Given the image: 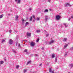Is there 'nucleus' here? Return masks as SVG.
<instances>
[{
  "mask_svg": "<svg viewBox=\"0 0 73 73\" xmlns=\"http://www.w3.org/2000/svg\"><path fill=\"white\" fill-rule=\"evenodd\" d=\"M13 40H12V39H10L9 42V44H10V45H11L12 44H13Z\"/></svg>",
  "mask_w": 73,
  "mask_h": 73,
  "instance_id": "obj_1",
  "label": "nucleus"
},
{
  "mask_svg": "<svg viewBox=\"0 0 73 73\" xmlns=\"http://www.w3.org/2000/svg\"><path fill=\"white\" fill-rule=\"evenodd\" d=\"M56 19L57 20H59L60 19V16L59 15H58L56 16Z\"/></svg>",
  "mask_w": 73,
  "mask_h": 73,
  "instance_id": "obj_2",
  "label": "nucleus"
},
{
  "mask_svg": "<svg viewBox=\"0 0 73 73\" xmlns=\"http://www.w3.org/2000/svg\"><path fill=\"white\" fill-rule=\"evenodd\" d=\"M31 35H32V34H31V33H27V36H29V37H31Z\"/></svg>",
  "mask_w": 73,
  "mask_h": 73,
  "instance_id": "obj_3",
  "label": "nucleus"
},
{
  "mask_svg": "<svg viewBox=\"0 0 73 73\" xmlns=\"http://www.w3.org/2000/svg\"><path fill=\"white\" fill-rule=\"evenodd\" d=\"M54 41L51 40L49 42V45H50L51 44H52L53 43Z\"/></svg>",
  "mask_w": 73,
  "mask_h": 73,
  "instance_id": "obj_4",
  "label": "nucleus"
},
{
  "mask_svg": "<svg viewBox=\"0 0 73 73\" xmlns=\"http://www.w3.org/2000/svg\"><path fill=\"white\" fill-rule=\"evenodd\" d=\"M30 45L32 46H34L35 45V43L33 42H32L31 43Z\"/></svg>",
  "mask_w": 73,
  "mask_h": 73,
  "instance_id": "obj_5",
  "label": "nucleus"
},
{
  "mask_svg": "<svg viewBox=\"0 0 73 73\" xmlns=\"http://www.w3.org/2000/svg\"><path fill=\"white\" fill-rule=\"evenodd\" d=\"M48 16H46L45 17V19H44V20L45 22L47 21L48 20Z\"/></svg>",
  "mask_w": 73,
  "mask_h": 73,
  "instance_id": "obj_6",
  "label": "nucleus"
},
{
  "mask_svg": "<svg viewBox=\"0 0 73 73\" xmlns=\"http://www.w3.org/2000/svg\"><path fill=\"white\" fill-rule=\"evenodd\" d=\"M49 72L50 73H54V72L53 71H52V69L51 68H49Z\"/></svg>",
  "mask_w": 73,
  "mask_h": 73,
  "instance_id": "obj_7",
  "label": "nucleus"
},
{
  "mask_svg": "<svg viewBox=\"0 0 73 73\" xmlns=\"http://www.w3.org/2000/svg\"><path fill=\"white\" fill-rule=\"evenodd\" d=\"M68 6H69V7H71V5L67 3L66 5V7H68Z\"/></svg>",
  "mask_w": 73,
  "mask_h": 73,
  "instance_id": "obj_8",
  "label": "nucleus"
},
{
  "mask_svg": "<svg viewBox=\"0 0 73 73\" xmlns=\"http://www.w3.org/2000/svg\"><path fill=\"white\" fill-rule=\"evenodd\" d=\"M67 40V38H64L63 40V41H66Z\"/></svg>",
  "mask_w": 73,
  "mask_h": 73,
  "instance_id": "obj_9",
  "label": "nucleus"
},
{
  "mask_svg": "<svg viewBox=\"0 0 73 73\" xmlns=\"http://www.w3.org/2000/svg\"><path fill=\"white\" fill-rule=\"evenodd\" d=\"M69 66L70 68H72V67L73 66V64H70L69 65Z\"/></svg>",
  "mask_w": 73,
  "mask_h": 73,
  "instance_id": "obj_10",
  "label": "nucleus"
},
{
  "mask_svg": "<svg viewBox=\"0 0 73 73\" xmlns=\"http://www.w3.org/2000/svg\"><path fill=\"white\" fill-rule=\"evenodd\" d=\"M67 46H68V44L65 45L64 46V49H65V48H66Z\"/></svg>",
  "mask_w": 73,
  "mask_h": 73,
  "instance_id": "obj_11",
  "label": "nucleus"
},
{
  "mask_svg": "<svg viewBox=\"0 0 73 73\" xmlns=\"http://www.w3.org/2000/svg\"><path fill=\"white\" fill-rule=\"evenodd\" d=\"M18 18H19V16L17 15L16 16V17H15V20H17L18 19Z\"/></svg>",
  "mask_w": 73,
  "mask_h": 73,
  "instance_id": "obj_12",
  "label": "nucleus"
},
{
  "mask_svg": "<svg viewBox=\"0 0 73 73\" xmlns=\"http://www.w3.org/2000/svg\"><path fill=\"white\" fill-rule=\"evenodd\" d=\"M31 62V61H29L28 62H27V65H28L29 64H30Z\"/></svg>",
  "mask_w": 73,
  "mask_h": 73,
  "instance_id": "obj_13",
  "label": "nucleus"
},
{
  "mask_svg": "<svg viewBox=\"0 0 73 73\" xmlns=\"http://www.w3.org/2000/svg\"><path fill=\"white\" fill-rule=\"evenodd\" d=\"M12 52L13 53H17V52H16V51H15V50H12Z\"/></svg>",
  "mask_w": 73,
  "mask_h": 73,
  "instance_id": "obj_14",
  "label": "nucleus"
},
{
  "mask_svg": "<svg viewBox=\"0 0 73 73\" xmlns=\"http://www.w3.org/2000/svg\"><path fill=\"white\" fill-rule=\"evenodd\" d=\"M36 33H39L40 31V30H38L36 31Z\"/></svg>",
  "mask_w": 73,
  "mask_h": 73,
  "instance_id": "obj_15",
  "label": "nucleus"
},
{
  "mask_svg": "<svg viewBox=\"0 0 73 73\" xmlns=\"http://www.w3.org/2000/svg\"><path fill=\"white\" fill-rule=\"evenodd\" d=\"M1 64H4V61H0Z\"/></svg>",
  "mask_w": 73,
  "mask_h": 73,
  "instance_id": "obj_16",
  "label": "nucleus"
},
{
  "mask_svg": "<svg viewBox=\"0 0 73 73\" xmlns=\"http://www.w3.org/2000/svg\"><path fill=\"white\" fill-rule=\"evenodd\" d=\"M18 46L19 48H21V46H20V44H18Z\"/></svg>",
  "mask_w": 73,
  "mask_h": 73,
  "instance_id": "obj_17",
  "label": "nucleus"
},
{
  "mask_svg": "<svg viewBox=\"0 0 73 73\" xmlns=\"http://www.w3.org/2000/svg\"><path fill=\"white\" fill-rule=\"evenodd\" d=\"M39 40H40V38H38L36 40V42H38L39 41Z\"/></svg>",
  "mask_w": 73,
  "mask_h": 73,
  "instance_id": "obj_18",
  "label": "nucleus"
},
{
  "mask_svg": "<svg viewBox=\"0 0 73 73\" xmlns=\"http://www.w3.org/2000/svg\"><path fill=\"white\" fill-rule=\"evenodd\" d=\"M55 62H57V58H55Z\"/></svg>",
  "mask_w": 73,
  "mask_h": 73,
  "instance_id": "obj_19",
  "label": "nucleus"
},
{
  "mask_svg": "<svg viewBox=\"0 0 73 73\" xmlns=\"http://www.w3.org/2000/svg\"><path fill=\"white\" fill-rule=\"evenodd\" d=\"M48 12V10L46 9L44 11V12Z\"/></svg>",
  "mask_w": 73,
  "mask_h": 73,
  "instance_id": "obj_20",
  "label": "nucleus"
},
{
  "mask_svg": "<svg viewBox=\"0 0 73 73\" xmlns=\"http://www.w3.org/2000/svg\"><path fill=\"white\" fill-rule=\"evenodd\" d=\"M29 24V23L28 22H27L26 23L25 26H27V25H28Z\"/></svg>",
  "mask_w": 73,
  "mask_h": 73,
  "instance_id": "obj_21",
  "label": "nucleus"
},
{
  "mask_svg": "<svg viewBox=\"0 0 73 73\" xmlns=\"http://www.w3.org/2000/svg\"><path fill=\"white\" fill-rule=\"evenodd\" d=\"M55 57V56L54 54H52V58H54Z\"/></svg>",
  "mask_w": 73,
  "mask_h": 73,
  "instance_id": "obj_22",
  "label": "nucleus"
},
{
  "mask_svg": "<svg viewBox=\"0 0 73 73\" xmlns=\"http://www.w3.org/2000/svg\"><path fill=\"white\" fill-rule=\"evenodd\" d=\"M33 19H34V20H36V19L35 18V16L34 15H33Z\"/></svg>",
  "mask_w": 73,
  "mask_h": 73,
  "instance_id": "obj_23",
  "label": "nucleus"
},
{
  "mask_svg": "<svg viewBox=\"0 0 73 73\" xmlns=\"http://www.w3.org/2000/svg\"><path fill=\"white\" fill-rule=\"evenodd\" d=\"M27 70H23V72L24 73H25L27 72Z\"/></svg>",
  "mask_w": 73,
  "mask_h": 73,
  "instance_id": "obj_24",
  "label": "nucleus"
},
{
  "mask_svg": "<svg viewBox=\"0 0 73 73\" xmlns=\"http://www.w3.org/2000/svg\"><path fill=\"white\" fill-rule=\"evenodd\" d=\"M2 43H3V42H5V40L4 39L2 40Z\"/></svg>",
  "mask_w": 73,
  "mask_h": 73,
  "instance_id": "obj_25",
  "label": "nucleus"
},
{
  "mask_svg": "<svg viewBox=\"0 0 73 73\" xmlns=\"http://www.w3.org/2000/svg\"><path fill=\"white\" fill-rule=\"evenodd\" d=\"M27 51H28V50L27 49H25L24 51V52H25L26 53H27Z\"/></svg>",
  "mask_w": 73,
  "mask_h": 73,
  "instance_id": "obj_26",
  "label": "nucleus"
},
{
  "mask_svg": "<svg viewBox=\"0 0 73 73\" xmlns=\"http://www.w3.org/2000/svg\"><path fill=\"white\" fill-rule=\"evenodd\" d=\"M3 15H0V19H1V18H3Z\"/></svg>",
  "mask_w": 73,
  "mask_h": 73,
  "instance_id": "obj_27",
  "label": "nucleus"
},
{
  "mask_svg": "<svg viewBox=\"0 0 73 73\" xmlns=\"http://www.w3.org/2000/svg\"><path fill=\"white\" fill-rule=\"evenodd\" d=\"M66 56H67V53L66 52V53L64 55V56L66 57Z\"/></svg>",
  "mask_w": 73,
  "mask_h": 73,
  "instance_id": "obj_28",
  "label": "nucleus"
},
{
  "mask_svg": "<svg viewBox=\"0 0 73 73\" xmlns=\"http://www.w3.org/2000/svg\"><path fill=\"white\" fill-rule=\"evenodd\" d=\"M70 49L71 50H73V46L72 47L70 48Z\"/></svg>",
  "mask_w": 73,
  "mask_h": 73,
  "instance_id": "obj_29",
  "label": "nucleus"
},
{
  "mask_svg": "<svg viewBox=\"0 0 73 73\" xmlns=\"http://www.w3.org/2000/svg\"><path fill=\"white\" fill-rule=\"evenodd\" d=\"M32 17H31L30 18V21H32Z\"/></svg>",
  "mask_w": 73,
  "mask_h": 73,
  "instance_id": "obj_30",
  "label": "nucleus"
},
{
  "mask_svg": "<svg viewBox=\"0 0 73 73\" xmlns=\"http://www.w3.org/2000/svg\"><path fill=\"white\" fill-rule=\"evenodd\" d=\"M19 65H17L16 66V68H19Z\"/></svg>",
  "mask_w": 73,
  "mask_h": 73,
  "instance_id": "obj_31",
  "label": "nucleus"
},
{
  "mask_svg": "<svg viewBox=\"0 0 73 73\" xmlns=\"http://www.w3.org/2000/svg\"><path fill=\"white\" fill-rule=\"evenodd\" d=\"M64 26H65V28H66V24L65 23H64Z\"/></svg>",
  "mask_w": 73,
  "mask_h": 73,
  "instance_id": "obj_32",
  "label": "nucleus"
},
{
  "mask_svg": "<svg viewBox=\"0 0 73 73\" xmlns=\"http://www.w3.org/2000/svg\"><path fill=\"white\" fill-rule=\"evenodd\" d=\"M22 23L23 24H24V19H22Z\"/></svg>",
  "mask_w": 73,
  "mask_h": 73,
  "instance_id": "obj_33",
  "label": "nucleus"
},
{
  "mask_svg": "<svg viewBox=\"0 0 73 73\" xmlns=\"http://www.w3.org/2000/svg\"><path fill=\"white\" fill-rule=\"evenodd\" d=\"M11 32H12V30H9V33H11Z\"/></svg>",
  "mask_w": 73,
  "mask_h": 73,
  "instance_id": "obj_34",
  "label": "nucleus"
},
{
  "mask_svg": "<svg viewBox=\"0 0 73 73\" xmlns=\"http://www.w3.org/2000/svg\"><path fill=\"white\" fill-rule=\"evenodd\" d=\"M71 19V18H70V17L68 19V21H70V20Z\"/></svg>",
  "mask_w": 73,
  "mask_h": 73,
  "instance_id": "obj_35",
  "label": "nucleus"
},
{
  "mask_svg": "<svg viewBox=\"0 0 73 73\" xmlns=\"http://www.w3.org/2000/svg\"><path fill=\"white\" fill-rule=\"evenodd\" d=\"M21 0H18V3H20V1Z\"/></svg>",
  "mask_w": 73,
  "mask_h": 73,
  "instance_id": "obj_36",
  "label": "nucleus"
},
{
  "mask_svg": "<svg viewBox=\"0 0 73 73\" xmlns=\"http://www.w3.org/2000/svg\"><path fill=\"white\" fill-rule=\"evenodd\" d=\"M36 20L38 21V20H39V18H36Z\"/></svg>",
  "mask_w": 73,
  "mask_h": 73,
  "instance_id": "obj_37",
  "label": "nucleus"
},
{
  "mask_svg": "<svg viewBox=\"0 0 73 73\" xmlns=\"http://www.w3.org/2000/svg\"><path fill=\"white\" fill-rule=\"evenodd\" d=\"M49 36V34H47L46 35V37H48Z\"/></svg>",
  "mask_w": 73,
  "mask_h": 73,
  "instance_id": "obj_38",
  "label": "nucleus"
},
{
  "mask_svg": "<svg viewBox=\"0 0 73 73\" xmlns=\"http://www.w3.org/2000/svg\"><path fill=\"white\" fill-rule=\"evenodd\" d=\"M42 63H41V64H39V66H42Z\"/></svg>",
  "mask_w": 73,
  "mask_h": 73,
  "instance_id": "obj_39",
  "label": "nucleus"
},
{
  "mask_svg": "<svg viewBox=\"0 0 73 73\" xmlns=\"http://www.w3.org/2000/svg\"><path fill=\"white\" fill-rule=\"evenodd\" d=\"M29 11H31L32 9H31V8H29Z\"/></svg>",
  "mask_w": 73,
  "mask_h": 73,
  "instance_id": "obj_40",
  "label": "nucleus"
},
{
  "mask_svg": "<svg viewBox=\"0 0 73 73\" xmlns=\"http://www.w3.org/2000/svg\"><path fill=\"white\" fill-rule=\"evenodd\" d=\"M16 46H17V43H16Z\"/></svg>",
  "mask_w": 73,
  "mask_h": 73,
  "instance_id": "obj_41",
  "label": "nucleus"
},
{
  "mask_svg": "<svg viewBox=\"0 0 73 73\" xmlns=\"http://www.w3.org/2000/svg\"><path fill=\"white\" fill-rule=\"evenodd\" d=\"M26 53L27 54H29V53L27 52H26Z\"/></svg>",
  "mask_w": 73,
  "mask_h": 73,
  "instance_id": "obj_42",
  "label": "nucleus"
},
{
  "mask_svg": "<svg viewBox=\"0 0 73 73\" xmlns=\"http://www.w3.org/2000/svg\"><path fill=\"white\" fill-rule=\"evenodd\" d=\"M48 2H50V0H48Z\"/></svg>",
  "mask_w": 73,
  "mask_h": 73,
  "instance_id": "obj_43",
  "label": "nucleus"
},
{
  "mask_svg": "<svg viewBox=\"0 0 73 73\" xmlns=\"http://www.w3.org/2000/svg\"><path fill=\"white\" fill-rule=\"evenodd\" d=\"M15 1H16V2H17V1H18V0H15Z\"/></svg>",
  "mask_w": 73,
  "mask_h": 73,
  "instance_id": "obj_44",
  "label": "nucleus"
},
{
  "mask_svg": "<svg viewBox=\"0 0 73 73\" xmlns=\"http://www.w3.org/2000/svg\"><path fill=\"white\" fill-rule=\"evenodd\" d=\"M42 50H44V48H42Z\"/></svg>",
  "mask_w": 73,
  "mask_h": 73,
  "instance_id": "obj_45",
  "label": "nucleus"
},
{
  "mask_svg": "<svg viewBox=\"0 0 73 73\" xmlns=\"http://www.w3.org/2000/svg\"><path fill=\"white\" fill-rule=\"evenodd\" d=\"M15 32H16V33H17V31H15Z\"/></svg>",
  "mask_w": 73,
  "mask_h": 73,
  "instance_id": "obj_46",
  "label": "nucleus"
},
{
  "mask_svg": "<svg viewBox=\"0 0 73 73\" xmlns=\"http://www.w3.org/2000/svg\"><path fill=\"white\" fill-rule=\"evenodd\" d=\"M35 56H38V55L37 54H36Z\"/></svg>",
  "mask_w": 73,
  "mask_h": 73,
  "instance_id": "obj_47",
  "label": "nucleus"
},
{
  "mask_svg": "<svg viewBox=\"0 0 73 73\" xmlns=\"http://www.w3.org/2000/svg\"><path fill=\"white\" fill-rule=\"evenodd\" d=\"M10 15V14H8V15H9V16Z\"/></svg>",
  "mask_w": 73,
  "mask_h": 73,
  "instance_id": "obj_48",
  "label": "nucleus"
},
{
  "mask_svg": "<svg viewBox=\"0 0 73 73\" xmlns=\"http://www.w3.org/2000/svg\"><path fill=\"white\" fill-rule=\"evenodd\" d=\"M17 38H16V40H17Z\"/></svg>",
  "mask_w": 73,
  "mask_h": 73,
  "instance_id": "obj_49",
  "label": "nucleus"
},
{
  "mask_svg": "<svg viewBox=\"0 0 73 73\" xmlns=\"http://www.w3.org/2000/svg\"><path fill=\"white\" fill-rule=\"evenodd\" d=\"M25 41H27V40H25Z\"/></svg>",
  "mask_w": 73,
  "mask_h": 73,
  "instance_id": "obj_50",
  "label": "nucleus"
},
{
  "mask_svg": "<svg viewBox=\"0 0 73 73\" xmlns=\"http://www.w3.org/2000/svg\"><path fill=\"white\" fill-rule=\"evenodd\" d=\"M35 21V20H34V21Z\"/></svg>",
  "mask_w": 73,
  "mask_h": 73,
  "instance_id": "obj_51",
  "label": "nucleus"
},
{
  "mask_svg": "<svg viewBox=\"0 0 73 73\" xmlns=\"http://www.w3.org/2000/svg\"><path fill=\"white\" fill-rule=\"evenodd\" d=\"M47 73H49V72H47Z\"/></svg>",
  "mask_w": 73,
  "mask_h": 73,
  "instance_id": "obj_52",
  "label": "nucleus"
},
{
  "mask_svg": "<svg viewBox=\"0 0 73 73\" xmlns=\"http://www.w3.org/2000/svg\"><path fill=\"white\" fill-rule=\"evenodd\" d=\"M68 73H70V72H68Z\"/></svg>",
  "mask_w": 73,
  "mask_h": 73,
  "instance_id": "obj_53",
  "label": "nucleus"
}]
</instances>
